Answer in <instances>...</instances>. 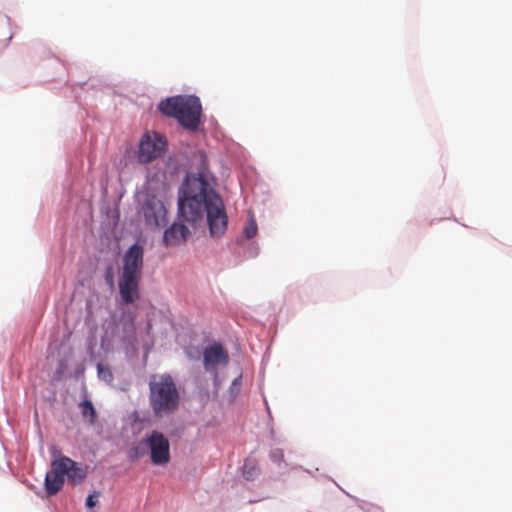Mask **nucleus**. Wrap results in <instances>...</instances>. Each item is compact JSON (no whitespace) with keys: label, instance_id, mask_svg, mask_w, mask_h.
Segmentation results:
<instances>
[{"label":"nucleus","instance_id":"f257e3e1","mask_svg":"<svg viewBox=\"0 0 512 512\" xmlns=\"http://www.w3.org/2000/svg\"><path fill=\"white\" fill-rule=\"evenodd\" d=\"M179 215L191 224L203 219L206 213L212 237L223 236L228 226V216L222 198L212 189L202 175L188 174L182 184L178 200Z\"/></svg>","mask_w":512,"mask_h":512},{"label":"nucleus","instance_id":"f03ea898","mask_svg":"<svg viewBox=\"0 0 512 512\" xmlns=\"http://www.w3.org/2000/svg\"><path fill=\"white\" fill-rule=\"evenodd\" d=\"M149 403L156 417L174 413L180 404V394L170 374L152 375L149 380Z\"/></svg>","mask_w":512,"mask_h":512},{"label":"nucleus","instance_id":"7ed1b4c3","mask_svg":"<svg viewBox=\"0 0 512 512\" xmlns=\"http://www.w3.org/2000/svg\"><path fill=\"white\" fill-rule=\"evenodd\" d=\"M159 110L175 118L181 126L189 131H196L201 122L202 105L194 95H178L167 98L159 104Z\"/></svg>","mask_w":512,"mask_h":512},{"label":"nucleus","instance_id":"20e7f679","mask_svg":"<svg viewBox=\"0 0 512 512\" xmlns=\"http://www.w3.org/2000/svg\"><path fill=\"white\" fill-rule=\"evenodd\" d=\"M65 476L71 480H82L85 473L76 466V462L66 456L53 460L51 470L45 476V490L49 496L57 494L62 489Z\"/></svg>","mask_w":512,"mask_h":512},{"label":"nucleus","instance_id":"39448f33","mask_svg":"<svg viewBox=\"0 0 512 512\" xmlns=\"http://www.w3.org/2000/svg\"><path fill=\"white\" fill-rule=\"evenodd\" d=\"M167 147L166 138L160 133H145L139 144L138 158L142 163H148L160 157Z\"/></svg>","mask_w":512,"mask_h":512},{"label":"nucleus","instance_id":"423d86ee","mask_svg":"<svg viewBox=\"0 0 512 512\" xmlns=\"http://www.w3.org/2000/svg\"><path fill=\"white\" fill-rule=\"evenodd\" d=\"M150 228H159L167 223V211L163 202L155 196L147 197L139 211Z\"/></svg>","mask_w":512,"mask_h":512},{"label":"nucleus","instance_id":"0eeeda50","mask_svg":"<svg viewBox=\"0 0 512 512\" xmlns=\"http://www.w3.org/2000/svg\"><path fill=\"white\" fill-rule=\"evenodd\" d=\"M150 449L151 462L164 465L170 461V444L163 433L154 430L145 440Z\"/></svg>","mask_w":512,"mask_h":512},{"label":"nucleus","instance_id":"6e6552de","mask_svg":"<svg viewBox=\"0 0 512 512\" xmlns=\"http://www.w3.org/2000/svg\"><path fill=\"white\" fill-rule=\"evenodd\" d=\"M144 249L139 244L132 245L123 256L121 275L141 277L143 269Z\"/></svg>","mask_w":512,"mask_h":512},{"label":"nucleus","instance_id":"1a4fd4ad","mask_svg":"<svg viewBox=\"0 0 512 512\" xmlns=\"http://www.w3.org/2000/svg\"><path fill=\"white\" fill-rule=\"evenodd\" d=\"M229 362L228 352L220 343H213L207 346L203 351V364L207 372H213L217 375L219 365H227Z\"/></svg>","mask_w":512,"mask_h":512},{"label":"nucleus","instance_id":"9d476101","mask_svg":"<svg viewBox=\"0 0 512 512\" xmlns=\"http://www.w3.org/2000/svg\"><path fill=\"white\" fill-rule=\"evenodd\" d=\"M141 277L120 275L118 286L122 301L131 304L139 299V284Z\"/></svg>","mask_w":512,"mask_h":512},{"label":"nucleus","instance_id":"9b49d317","mask_svg":"<svg viewBox=\"0 0 512 512\" xmlns=\"http://www.w3.org/2000/svg\"><path fill=\"white\" fill-rule=\"evenodd\" d=\"M188 234L189 230L185 225L174 223L165 230L163 241L166 246L177 245L185 241Z\"/></svg>","mask_w":512,"mask_h":512},{"label":"nucleus","instance_id":"f8f14e48","mask_svg":"<svg viewBox=\"0 0 512 512\" xmlns=\"http://www.w3.org/2000/svg\"><path fill=\"white\" fill-rule=\"evenodd\" d=\"M81 413L83 417H89L91 424L96 421V410L90 400H84L80 403Z\"/></svg>","mask_w":512,"mask_h":512},{"label":"nucleus","instance_id":"ddd939ff","mask_svg":"<svg viewBox=\"0 0 512 512\" xmlns=\"http://www.w3.org/2000/svg\"><path fill=\"white\" fill-rule=\"evenodd\" d=\"M258 473L256 462L251 459H247L243 465V476L247 480L253 479Z\"/></svg>","mask_w":512,"mask_h":512},{"label":"nucleus","instance_id":"4468645a","mask_svg":"<svg viewBox=\"0 0 512 512\" xmlns=\"http://www.w3.org/2000/svg\"><path fill=\"white\" fill-rule=\"evenodd\" d=\"M258 227L255 219L251 218L244 227L243 233L247 239H252L257 235Z\"/></svg>","mask_w":512,"mask_h":512},{"label":"nucleus","instance_id":"2eb2a0df","mask_svg":"<svg viewBox=\"0 0 512 512\" xmlns=\"http://www.w3.org/2000/svg\"><path fill=\"white\" fill-rule=\"evenodd\" d=\"M270 457L274 462H281L284 459V455L281 449H274L270 452Z\"/></svg>","mask_w":512,"mask_h":512},{"label":"nucleus","instance_id":"dca6fc26","mask_svg":"<svg viewBox=\"0 0 512 512\" xmlns=\"http://www.w3.org/2000/svg\"><path fill=\"white\" fill-rule=\"evenodd\" d=\"M98 371L99 375L102 376L104 379L107 377L112 378V374L108 369H104L102 366L98 365Z\"/></svg>","mask_w":512,"mask_h":512},{"label":"nucleus","instance_id":"f3484780","mask_svg":"<svg viewBox=\"0 0 512 512\" xmlns=\"http://www.w3.org/2000/svg\"><path fill=\"white\" fill-rule=\"evenodd\" d=\"M97 504V501L95 500V496L94 495H89L87 500H86V505L88 508H93L95 507Z\"/></svg>","mask_w":512,"mask_h":512},{"label":"nucleus","instance_id":"a211bd4d","mask_svg":"<svg viewBox=\"0 0 512 512\" xmlns=\"http://www.w3.org/2000/svg\"><path fill=\"white\" fill-rule=\"evenodd\" d=\"M240 379H241L240 377H239V378H236V379L233 381L232 385H237V384H239V383H240Z\"/></svg>","mask_w":512,"mask_h":512}]
</instances>
